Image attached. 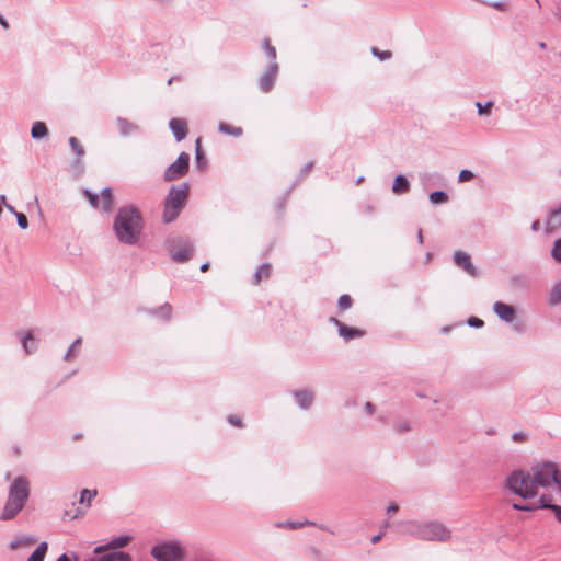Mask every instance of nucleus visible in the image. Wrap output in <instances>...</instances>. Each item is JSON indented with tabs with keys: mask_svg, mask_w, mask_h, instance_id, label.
<instances>
[{
	"mask_svg": "<svg viewBox=\"0 0 561 561\" xmlns=\"http://www.w3.org/2000/svg\"><path fill=\"white\" fill-rule=\"evenodd\" d=\"M561 471L551 461L534 465L530 470H515L505 480L506 488L523 499L535 497L539 489H546L560 483Z\"/></svg>",
	"mask_w": 561,
	"mask_h": 561,
	"instance_id": "nucleus-1",
	"label": "nucleus"
},
{
	"mask_svg": "<svg viewBox=\"0 0 561 561\" xmlns=\"http://www.w3.org/2000/svg\"><path fill=\"white\" fill-rule=\"evenodd\" d=\"M113 229L119 242L136 244L142 230V217L138 209L131 205L121 207L115 216Z\"/></svg>",
	"mask_w": 561,
	"mask_h": 561,
	"instance_id": "nucleus-2",
	"label": "nucleus"
},
{
	"mask_svg": "<svg viewBox=\"0 0 561 561\" xmlns=\"http://www.w3.org/2000/svg\"><path fill=\"white\" fill-rule=\"evenodd\" d=\"M404 534L424 541L448 542L451 530L438 520H409L403 523Z\"/></svg>",
	"mask_w": 561,
	"mask_h": 561,
	"instance_id": "nucleus-3",
	"label": "nucleus"
},
{
	"mask_svg": "<svg viewBox=\"0 0 561 561\" xmlns=\"http://www.w3.org/2000/svg\"><path fill=\"white\" fill-rule=\"evenodd\" d=\"M30 497V482L25 477H18L9 488L7 502L0 514V520L13 519L24 507Z\"/></svg>",
	"mask_w": 561,
	"mask_h": 561,
	"instance_id": "nucleus-4",
	"label": "nucleus"
},
{
	"mask_svg": "<svg viewBox=\"0 0 561 561\" xmlns=\"http://www.w3.org/2000/svg\"><path fill=\"white\" fill-rule=\"evenodd\" d=\"M188 184L182 183L180 186H172L164 201L163 221L165 224L175 220L188 197Z\"/></svg>",
	"mask_w": 561,
	"mask_h": 561,
	"instance_id": "nucleus-5",
	"label": "nucleus"
},
{
	"mask_svg": "<svg viewBox=\"0 0 561 561\" xmlns=\"http://www.w3.org/2000/svg\"><path fill=\"white\" fill-rule=\"evenodd\" d=\"M170 254L175 262H186L191 259L194 247L187 237H172L169 239Z\"/></svg>",
	"mask_w": 561,
	"mask_h": 561,
	"instance_id": "nucleus-6",
	"label": "nucleus"
},
{
	"mask_svg": "<svg viewBox=\"0 0 561 561\" xmlns=\"http://www.w3.org/2000/svg\"><path fill=\"white\" fill-rule=\"evenodd\" d=\"M151 556L157 561H183V549L178 542H164L152 548Z\"/></svg>",
	"mask_w": 561,
	"mask_h": 561,
	"instance_id": "nucleus-7",
	"label": "nucleus"
},
{
	"mask_svg": "<svg viewBox=\"0 0 561 561\" xmlns=\"http://www.w3.org/2000/svg\"><path fill=\"white\" fill-rule=\"evenodd\" d=\"M190 167V154L186 152H181L178 159L170 164L163 174V179L165 181H173L186 174Z\"/></svg>",
	"mask_w": 561,
	"mask_h": 561,
	"instance_id": "nucleus-8",
	"label": "nucleus"
},
{
	"mask_svg": "<svg viewBox=\"0 0 561 561\" xmlns=\"http://www.w3.org/2000/svg\"><path fill=\"white\" fill-rule=\"evenodd\" d=\"M278 69L279 67L277 62H271L266 70L262 73L259 80V84L263 92L267 93L273 89L278 75Z\"/></svg>",
	"mask_w": 561,
	"mask_h": 561,
	"instance_id": "nucleus-9",
	"label": "nucleus"
},
{
	"mask_svg": "<svg viewBox=\"0 0 561 561\" xmlns=\"http://www.w3.org/2000/svg\"><path fill=\"white\" fill-rule=\"evenodd\" d=\"M329 321L337 328L339 335L343 337L345 341L362 337L365 334L363 330L347 327L346 324H344L342 321L334 317H331Z\"/></svg>",
	"mask_w": 561,
	"mask_h": 561,
	"instance_id": "nucleus-10",
	"label": "nucleus"
},
{
	"mask_svg": "<svg viewBox=\"0 0 561 561\" xmlns=\"http://www.w3.org/2000/svg\"><path fill=\"white\" fill-rule=\"evenodd\" d=\"M493 311L501 320L507 323L513 322L516 316L515 308L502 301L494 302Z\"/></svg>",
	"mask_w": 561,
	"mask_h": 561,
	"instance_id": "nucleus-11",
	"label": "nucleus"
},
{
	"mask_svg": "<svg viewBox=\"0 0 561 561\" xmlns=\"http://www.w3.org/2000/svg\"><path fill=\"white\" fill-rule=\"evenodd\" d=\"M454 262L457 266L461 267L471 276H477V268L472 264L470 255L463 251H456L454 254Z\"/></svg>",
	"mask_w": 561,
	"mask_h": 561,
	"instance_id": "nucleus-12",
	"label": "nucleus"
},
{
	"mask_svg": "<svg viewBox=\"0 0 561 561\" xmlns=\"http://www.w3.org/2000/svg\"><path fill=\"white\" fill-rule=\"evenodd\" d=\"M293 396L298 404V407L302 410H308L314 400V393L311 390L302 389L293 391Z\"/></svg>",
	"mask_w": 561,
	"mask_h": 561,
	"instance_id": "nucleus-13",
	"label": "nucleus"
},
{
	"mask_svg": "<svg viewBox=\"0 0 561 561\" xmlns=\"http://www.w3.org/2000/svg\"><path fill=\"white\" fill-rule=\"evenodd\" d=\"M169 127L174 135L176 141H182L187 135V124L180 118H172L169 122Z\"/></svg>",
	"mask_w": 561,
	"mask_h": 561,
	"instance_id": "nucleus-14",
	"label": "nucleus"
},
{
	"mask_svg": "<svg viewBox=\"0 0 561 561\" xmlns=\"http://www.w3.org/2000/svg\"><path fill=\"white\" fill-rule=\"evenodd\" d=\"M116 125L121 135L123 136H128L138 129V126L135 123L129 122L128 119L123 117L116 118Z\"/></svg>",
	"mask_w": 561,
	"mask_h": 561,
	"instance_id": "nucleus-15",
	"label": "nucleus"
},
{
	"mask_svg": "<svg viewBox=\"0 0 561 561\" xmlns=\"http://www.w3.org/2000/svg\"><path fill=\"white\" fill-rule=\"evenodd\" d=\"M410 190V183L407 178L402 174H399L394 178L392 192L394 194L401 195L408 193Z\"/></svg>",
	"mask_w": 561,
	"mask_h": 561,
	"instance_id": "nucleus-16",
	"label": "nucleus"
},
{
	"mask_svg": "<svg viewBox=\"0 0 561 561\" xmlns=\"http://www.w3.org/2000/svg\"><path fill=\"white\" fill-rule=\"evenodd\" d=\"M36 542V539L31 536H21L16 537L14 540H12L9 545L11 550H18L20 548H30Z\"/></svg>",
	"mask_w": 561,
	"mask_h": 561,
	"instance_id": "nucleus-17",
	"label": "nucleus"
},
{
	"mask_svg": "<svg viewBox=\"0 0 561 561\" xmlns=\"http://www.w3.org/2000/svg\"><path fill=\"white\" fill-rule=\"evenodd\" d=\"M102 205L101 208L104 213H110L114 206V197L112 190L110 187H105L101 192Z\"/></svg>",
	"mask_w": 561,
	"mask_h": 561,
	"instance_id": "nucleus-18",
	"label": "nucleus"
},
{
	"mask_svg": "<svg viewBox=\"0 0 561 561\" xmlns=\"http://www.w3.org/2000/svg\"><path fill=\"white\" fill-rule=\"evenodd\" d=\"M561 228V204L550 211L548 219V231Z\"/></svg>",
	"mask_w": 561,
	"mask_h": 561,
	"instance_id": "nucleus-19",
	"label": "nucleus"
},
{
	"mask_svg": "<svg viewBox=\"0 0 561 561\" xmlns=\"http://www.w3.org/2000/svg\"><path fill=\"white\" fill-rule=\"evenodd\" d=\"M48 135V128L43 122H35L31 128V136L34 139H42Z\"/></svg>",
	"mask_w": 561,
	"mask_h": 561,
	"instance_id": "nucleus-20",
	"label": "nucleus"
},
{
	"mask_svg": "<svg viewBox=\"0 0 561 561\" xmlns=\"http://www.w3.org/2000/svg\"><path fill=\"white\" fill-rule=\"evenodd\" d=\"M47 550V542H41L38 547L33 551V553L28 557L27 561H44Z\"/></svg>",
	"mask_w": 561,
	"mask_h": 561,
	"instance_id": "nucleus-21",
	"label": "nucleus"
},
{
	"mask_svg": "<svg viewBox=\"0 0 561 561\" xmlns=\"http://www.w3.org/2000/svg\"><path fill=\"white\" fill-rule=\"evenodd\" d=\"M272 266L268 263H264L259 266L254 274V283L259 284L262 279H267L271 276Z\"/></svg>",
	"mask_w": 561,
	"mask_h": 561,
	"instance_id": "nucleus-22",
	"label": "nucleus"
},
{
	"mask_svg": "<svg viewBox=\"0 0 561 561\" xmlns=\"http://www.w3.org/2000/svg\"><path fill=\"white\" fill-rule=\"evenodd\" d=\"M218 130L220 133H224L226 135H230V136H233V137H239L243 133L241 127L230 126V125H228V124H226L224 122L219 123Z\"/></svg>",
	"mask_w": 561,
	"mask_h": 561,
	"instance_id": "nucleus-23",
	"label": "nucleus"
},
{
	"mask_svg": "<svg viewBox=\"0 0 561 561\" xmlns=\"http://www.w3.org/2000/svg\"><path fill=\"white\" fill-rule=\"evenodd\" d=\"M412 428H413V426H412L411 421H409L407 419L398 420L393 424V430L398 434L408 433V432L412 431Z\"/></svg>",
	"mask_w": 561,
	"mask_h": 561,
	"instance_id": "nucleus-24",
	"label": "nucleus"
},
{
	"mask_svg": "<svg viewBox=\"0 0 561 561\" xmlns=\"http://www.w3.org/2000/svg\"><path fill=\"white\" fill-rule=\"evenodd\" d=\"M101 561H131L126 552H112L101 557Z\"/></svg>",
	"mask_w": 561,
	"mask_h": 561,
	"instance_id": "nucleus-25",
	"label": "nucleus"
},
{
	"mask_svg": "<svg viewBox=\"0 0 561 561\" xmlns=\"http://www.w3.org/2000/svg\"><path fill=\"white\" fill-rule=\"evenodd\" d=\"M130 540H131V537L128 535L119 536V537L114 538L107 545V548H110V549L123 548V547L127 546L130 542Z\"/></svg>",
	"mask_w": 561,
	"mask_h": 561,
	"instance_id": "nucleus-26",
	"label": "nucleus"
},
{
	"mask_svg": "<svg viewBox=\"0 0 561 561\" xmlns=\"http://www.w3.org/2000/svg\"><path fill=\"white\" fill-rule=\"evenodd\" d=\"M69 146L71 147L72 151L77 156V162H79L84 154L83 147L79 144V141L76 137L69 138Z\"/></svg>",
	"mask_w": 561,
	"mask_h": 561,
	"instance_id": "nucleus-27",
	"label": "nucleus"
},
{
	"mask_svg": "<svg viewBox=\"0 0 561 561\" xmlns=\"http://www.w3.org/2000/svg\"><path fill=\"white\" fill-rule=\"evenodd\" d=\"M263 48L266 53V56L267 58L271 60V62H276V49L275 47L271 44V41L268 38H264L263 41Z\"/></svg>",
	"mask_w": 561,
	"mask_h": 561,
	"instance_id": "nucleus-28",
	"label": "nucleus"
},
{
	"mask_svg": "<svg viewBox=\"0 0 561 561\" xmlns=\"http://www.w3.org/2000/svg\"><path fill=\"white\" fill-rule=\"evenodd\" d=\"M96 494V490L83 489L81 492L79 503L87 504V506H90L92 499L95 497Z\"/></svg>",
	"mask_w": 561,
	"mask_h": 561,
	"instance_id": "nucleus-29",
	"label": "nucleus"
},
{
	"mask_svg": "<svg viewBox=\"0 0 561 561\" xmlns=\"http://www.w3.org/2000/svg\"><path fill=\"white\" fill-rule=\"evenodd\" d=\"M540 502H541V504L539 505L540 508H550L551 511H553L556 518L559 522H561V506L556 505V504H548V503H546V497L545 496H542L540 499Z\"/></svg>",
	"mask_w": 561,
	"mask_h": 561,
	"instance_id": "nucleus-30",
	"label": "nucleus"
},
{
	"mask_svg": "<svg viewBox=\"0 0 561 561\" xmlns=\"http://www.w3.org/2000/svg\"><path fill=\"white\" fill-rule=\"evenodd\" d=\"M550 304L551 305H558L561 304V282L557 283L552 291L550 294Z\"/></svg>",
	"mask_w": 561,
	"mask_h": 561,
	"instance_id": "nucleus-31",
	"label": "nucleus"
},
{
	"mask_svg": "<svg viewBox=\"0 0 561 561\" xmlns=\"http://www.w3.org/2000/svg\"><path fill=\"white\" fill-rule=\"evenodd\" d=\"M448 199V195L443 191H435L430 194V202L433 204L445 203Z\"/></svg>",
	"mask_w": 561,
	"mask_h": 561,
	"instance_id": "nucleus-32",
	"label": "nucleus"
},
{
	"mask_svg": "<svg viewBox=\"0 0 561 561\" xmlns=\"http://www.w3.org/2000/svg\"><path fill=\"white\" fill-rule=\"evenodd\" d=\"M312 524L313 523H310L309 520H305V522H300V523L287 520V522H283V523H277L276 526L283 527V528L296 529V528H300L305 525H312Z\"/></svg>",
	"mask_w": 561,
	"mask_h": 561,
	"instance_id": "nucleus-33",
	"label": "nucleus"
},
{
	"mask_svg": "<svg viewBox=\"0 0 561 561\" xmlns=\"http://www.w3.org/2000/svg\"><path fill=\"white\" fill-rule=\"evenodd\" d=\"M551 257L557 262L561 263V238L557 239L551 249Z\"/></svg>",
	"mask_w": 561,
	"mask_h": 561,
	"instance_id": "nucleus-34",
	"label": "nucleus"
},
{
	"mask_svg": "<svg viewBox=\"0 0 561 561\" xmlns=\"http://www.w3.org/2000/svg\"><path fill=\"white\" fill-rule=\"evenodd\" d=\"M23 347L26 353H32L35 350V342H34V337L31 332H28L23 337Z\"/></svg>",
	"mask_w": 561,
	"mask_h": 561,
	"instance_id": "nucleus-35",
	"label": "nucleus"
},
{
	"mask_svg": "<svg viewBox=\"0 0 561 561\" xmlns=\"http://www.w3.org/2000/svg\"><path fill=\"white\" fill-rule=\"evenodd\" d=\"M82 343V339L81 337H78L76 339L72 344L70 345V347L68 348L67 353L65 354V360H70L72 357H73V352L80 347Z\"/></svg>",
	"mask_w": 561,
	"mask_h": 561,
	"instance_id": "nucleus-36",
	"label": "nucleus"
},
{
	"mask_svg": "<svg viewBox=\"0 0 561 561\" xmlns=\"http://www.w3.org/2000/svg\"><path fill=\"white\" fill-rule=\"evenodd\" d=\"M476 106L478 108V114L479 115H489L490 114V110L493 106V102L492 101H488L485 104H482L481 102H477Z\"/></svg>",
	"mask_w": 561,
	"mask_h": 561,
	"instance_id": "nucleus-37",
	"label": "nucleus"
},
{
	"mask_svg": "<svg viewBox=\"0 0 561 561\" xmlns=\"http://www.w3.org/2000/svg\"><path fill=\"white\" fill-rule=\"evenodd\" d=\"M337 305L341 310L345 311L352 307V298L348 295H342Z\"/></svg>",
	"mask_w": 561,
	"mask_h": 561,
	"instance_id": "nucleus-38",
	"label": "nucleus"
},
{
	"mask_svg": "<svg viewBox=\"0 0 561 561\" xmlns=\"http://www.w3.org/2000/svg\"><path fill=\"white\" fill-rule=\"evenodd\" d=\"M371 54L379 58L380 60H387L390 59L392 56V53L390 50H379L377 47L371 48Z\"/></svg>",
	"mask_w": 561,
	"mask_h": 561,
	"instance_id": "nucleus-39",
	"label": "nucleus"
},
{
	"mask_svg": "<svg viewBox=\"0 0 561 561\" xmlns=\"http://www.w3.org/2000/svg\"><path fill=\"white\" fill-rule=\"evenodd\" d=\"M83 194L87 196V198L92 207H94V208L99 207L98 194H94V193L90 192L89 190H84Z\"/></svg>",
	"mask_w": 561,
	"mask_h": 561,
	"instance_id": "nucleus-40",
	"label": "nucleus"
},
{
	"mask_svg": "<svg viewBox=\"0 0 561 561\" xmlns=\"http://www.w3.org/2000/svg\"><path fill=\"white\" fill-rule=\"evenodd\" d=\"M482 2L492 7L493 9L499 10V11H506L508 8V5L505 1H493V2L482 1Z\"/></svg>",
	"mask_w": 561,
	"mask_h": 561,
	"instance_id": "nucleus-41",
	"label": "nucleus"
},
{
	"mask_svg": "<svg viewBox=\"0 0 561 561\" xmlns=\"http://www.w3.org/2000/svg\"><path fill=\"white\" fill-rule=\"evenodd\" d=\"M473 173L472 171L470 170H467V169H463L459 172V175H458V181L459 182H467V181H470L471 179H473Z\"/></svg>",
	"mask_w": 561,
	"mask_h": 561,
	"instance_id": "nucleus-42",
	"label": "nucleus"
},
{
	"mask_svg": "<svg viewBox=\"0 0 561 561\" xmlns=\"http://www.w3.org/2000/svg\"><path fill=\"white\" fill-rule=\"evenodd\" d=\"M16 219H18V225L21 229L25 230L27 227H28V220H27V217L22 214V213H19L16 214Z\"/></svg>",
	"mask_w": 561,
	"mask_h": 561,
	"instance_id": "nucleus-43",
	"label": "nucleus"
},
{
	"mask_svg": "<svg viewBox=\"0 0 561 561\" xmlns=\"http://www.w3.org/2000/svg\"><path fill=\"white\" fill-rule=\"evenodd\" d=\"M467 323H468V325H470L472 328H482L484 324L483 320L476 318V317H470L467 320Z\"/></svg>",
	"mask_w": 561,
	"mask_h": 561,
	"instance_id": "nucleus-44",
	"label": "nucleus"
},
{
	"mask_svg": "<svg viewBox=\"0 0 561 561\" xmlns=\"http://www.w3.org/2000/svg\"><path fill=\"white\" fill-rule=\"evenodd\" d=\"M171 311H172V307L169 304H165L159 308V312L165 319H169L171 317Z\"/></svg>",
	"mask_w": 561,
	"mask_h": 561,
	"instance_id": "nucleus-45",
	"label": "nucleus"
},
{
	"mask_svg": "<svg viewBox=\"0 0 561 561\" xmlns=\"http://www.w3.org/2000/svg\"><path fill=\"white\" fill-rule=\"evenodd\" d=\"M514 442L520 443L526 440V434L524 432H515L512 435Z\"/></svg>",
	"mask_w": 561,
	"mask_h": 561,
	"instance_id": "nucleus-46",
	"label": "nucleus"
},
{
	"mask_svg": "<svg viewBox=\"0 0 561 561\" xmlns=\"http://www.w3.org/2000/svg\"><path fill=\"white\" fill-rule=\"evenodd\" d=\"M229 423H231L234 426H242V421L239 416L230 415L228 417Z\"/></svg>",
	"mask_w": 561,
	"mask_h": 561,
	"instance_id": "nucleus-47",
	"label": "nucleus"
},
{
	"mask_svg": "<svg viewBox=\"0 0 561 561\" xmlns=\"http://www.w3.org/2000/svg\"><path fill=\"white\" fill-rule=\"evenodd\" d=\"M399 511V505L396 504V503H391L388 507H387V513L388 514H392V513H397Z\"/></svg>",
	"mask_w": 561,
	"mask_h": 561,
	"instance_id": "nucleus-48",
	"label": "nucleus"
},
{
	"mask_svg": "<svg viewBox=\"0 0 561 561\" xmlns=\"http://www.w3.org/2000/svg\"><path fill=\"white\" fill-rule=\"evenodd\" d=\"M196 159H202V151H201V139L196 140Z\"/></svg>",
	"mask_w": 561,
	"mask_h": 561,
	"instance_id": "nucleus-49",
	"label": "nucleus"
},
{
	"mask_svg": "<svg viewBox=\"0 0 561 561\" xmlns=\"http://www.w3.org/2000/svg\"><path fill=\"white\" fill-rule=\"evenodd\" d=\"M0 25L4 28V30H8L9 28V23L8 21L3 18V15L0 13Z\"/></svg>",
	"mask_w": 561,
	"mask_h": 561,
	"instance_id": "nucleus-50",
	"label": "nucleus"
},
{
	"mask_svg": "<svg viewBox=\"0 0 561 561\" xmlns=\"http://www.w3.org/2000/svg\"><path fill=\"white\" fill-rule=\"evenodd\" d=\"M536 508H540L539 505L538 506H535V505H523L520 511H534Z\"/></svg>",
	"mask_w": 561,
	"mask_h": 561,
	"instance_id": "nucleus-51",
	"label": "nucleus"
},
{
	"mask_svg": "<svg viewBox=\"0 0 561 561\" xmlns=\"http://www.w3.org/2000/svg\"><path fill=\"white\" fill-rule=\"evenodd\" d=\"M105 549H107V546H99L96 548H94V553L95 554H100L101 552H103Z\"/></svg>",
	"mask_w": 561,
	"mask_h": 561,
	"instance_id": "nucleus-52",
	"label": "nucleus"
},
{
	"mask_svg": "<svg viewBox=\"0 0 561 561\" xmlns=\"http://www.w3.org/2000/svg\"><path fill=\"white\" fill-rule=\"evenodd\" d=\"M4 206H5V208H7L10 213L14 214L15 216H16V214H19V213L15 210V208H14L12 205L8 204L7 202H5V205H4Z\"/></svg>",
	"mask_w": 561,
	"mask_h": 561,
	"instance_id": "nucleus-53",
	"label": "nucleus"
},
{
	"mask_svg": "<svg viewBox=\"0 0 561 561\" xmlns=\"http://www.w3.org/2000/svg\"><path fill=\"white\" fill-rule=\"evenodd\" d=\"M531 229L534 231H538L540 229V221L539 220H535L531 225Z\"/></svg>",
	"mask_w": 561,
	"mask_h": 561,
	"instance_id": "nucleus-54",
	"label": "nucleus"
},
{
	"mask_svg": "<svg viewBox=\"0 0 561 561\" xmlns=\"http://www.w3.org/2000/svg\"><path fill=\"white\" fill-rule=\"evenodd\" d=\"M365 408H366V411H367L369 414H371V413L374 412V405H373V403L367 402V403H366V405H365Z\"/></svg>",
	"mask_w": 561,
	"mask_h": 561,
	"instance_id": "nucleus-55",
	"label": "nucleus"
},
{
	"mask_svg": "<svg viewBox=\"0 0 561 561\" xmlns=\"http://www.w3.org/2000/svg\"><path fill=\"white\" fill-rule=\"evenodd\" d=\"M5 195H0V215L2 214V204L5 205Z\"/></svg>",
	"mask_w": 561,
	"mask_h": 561,
	"instance_id": "nucleus-56",
	"label": "nucleus"
},
{
	"mask_svg": "<svg viewBox=\"0 0 561 561\" xmlns=\"http://www.w3.org/2000/svg\"><path fill=\"white\" fill-rule=\"evenodd\" d=\"M57 561H71L70 558L66 554V553H62L58 559Z\"/></svg>",
	"mask_w": 561,
	"mask_h": 561,
	"instance_id": "nucleus-57",
	"label": "nucleus"
},
{
	"mask_svg": "<svg viewBox=\"0 0 561 561\" xmlns=\"http://www.w3.org/2000/svg\"><path fill=\"white\" fill-rule=\"evenodd\" d=\"M382 535L379 534V535H376L371 538V542L373 543H377L380 539H381Z\"/></svg>",
	"mask_w": 561,
	"mask_h": 561,
	"instance_id": "nucleus-58",
	"label": "nucleus"
},
{
	"mask_svg": "<svg viewBox=\"0 0 561 561\" xmlns=\"http://www.w3.org/2000/svg\"><path fill=\"white\" fill-rule=\"evenodd\" d=\"M208 268H209V263L208 262L203 263L202 266H201V271L202 272H206Z\"/></svg>",
	"mask_w": 561,
	"mask_h": 561,
	"instance_id": "nucleus-59",
	"label": "nucleus"
},
{
	"mask_svg": "<svg viewBox=\"0 0 561 561\" xmlns=\"http://www.w3.org/2000/svg\"><path fill=\"white\" fill-rule=\"evenodd\" d=\"M312 167H313L312 162L307 163L306 167H305V172L310 171L312 169Z\"/></svg>",
	"mask_w": 561,
	"mask_h": 561,
	"instance_id": "nucleus-60",
	"label": "nucleus"
},
{
	"mask_svg": "<svg viewBox=\"0 0 561 561\" xmlns=\"http://www.w3.org/2000/svg\"><path fill=\"white\" fill-rule=\"evenodd\" d=\"M522 507H523V505H522V504H517V503H514V504H513V508H514V510L520 511V510H522Z\"/></svg>",
	"mask_w": 561,
	"mask_h": 561,
	"instance_id": "nucleus-61",
	"label": "nucleus"
},
{
	"mask_svg": "<svg viewBox=\"0 0 561 561\" xmlns=\"http://www.w3.org/2000/svg\"><path fill=\"white\" fill-rule=\"evenodd\" d=\"M417 239H419V242H420V243H422V242H423V236H422V231H421V230L419 231Z\"/></svg>",
	"mask_w": 561,
	"mask_h": 561,
	"instance_id": "nucleus-62",
	"label": "nucleus"
},
{
	"mask_svg": "<svg viewBox=\"0 0 561 561\" xmlns=\"http://www.w3.org/2000/svg\"><path fill=\"white\" fill-rule=\"evenodd\" d=\"M364 181V178L363 176H359L357 180H356V184H360L362 182Z\"/></svg>",
	"mask_w": 561,
	"mask_h": 561,
	"instance_id": "nucleus-63",
	"label": "nucleus"
},
{
	"mask_svg": "<svg viewBox=\"0 0 561 561\" xmlns=\"http://www.w3.org/2000/svg\"><path fill=\"white\" fill-rule=\"evenodd\" d=\"M83 561H101V558H100L99 560H96V559H94V558H88V559H85V560H83Z\"/></svg>",
	"mask_w": 561,
	"mask_h": 561,
	"instance_id": "nucleus-64",
	"label": "nucleus"
}]
</instances>
